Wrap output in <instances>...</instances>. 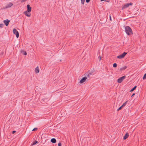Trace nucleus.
I'll return each mask as SVG.
<instances>
[{"instance_id":"1","label":"nucleus","mask_w":146,"mask_h":146,"mask_svg":"<svg viewBox=\"0 0 146 146\" xmlns=\"http://www.w3.org/2000/svg\"><path fill=\"white\" fill-rule=\"evenodd\" d=\"M125 31L126 33L128 35L133 34L132 30L129 26H126L125 28Z\"/></svg>"},{"instance_id":"2","label":"nucleus","mask_w":146,"mask_h":146,"mask_svg":"<svg viewBox=\"0 0 146 146\" xmlns=\"http://www.w3.org/2000/svg\"><path fill=\"white\" fill-rule=\"evenodd\" d=\"M125 76H124L119 78L117 80V82L119 83H121L123 81V80L125 78Z\"/></svg>"},{"instance_id":"3","label":"nucleus","mask_w":146,"mask_h":146,"mask_svg":"<svg viewBox=\"0 0 146 146\" xmlns=\"http://www.w3.org/2000/svg\"><path fill=\"white\" fill-rule=\"evenodd\" d=\"M13 33L16 35V37L18 38L19 36V33L16 29H14L13 30Z\"/></svg>"},{"instance_id":"4","label":"nucleus","mask_w":146,"mask_h":146,"mask_svg":"<svg viewBox=\"0 0 146 146\" xmlns=\"http://www.w3.org/2000/svg\"><path fill=\"white\" fill-rule=\"evenodd\" d=\"M27 10L26 11H27L28 12H30L31 11V7H30V5L29 4L27 5Z\"/></svg>"},{"instance_id":"5","label":"nucleus","mask_w":146,"mask_h":146,"mask_svg":"<svg viewBox=\"0 0 146 146\" xmlns=\"http://www.w3.org/2000/svg\"><path fill=\"white\" fill-rule=\"evenodd\" d=\"M10 22V20L8 19L5 20L3 21V22L6 26H7L9 24Z\"/></svg>"},{"instance_id":"6","label":"nucleus","mask_w":146,"mask_h":146,"mask_svg":"<svg viewBox=\"0 0 146 146\" xmlns=\"http://www.w3.org/2000/svg\"><path fill=\"white\" fill-rule=\"evenodd\" d=\"M13 5V4L11 3H10L9 4L6 5L4 8L7 9L11 7Z\"/></svg>"},{"instance_id":"7","label":"nucleus","mask_w":146,"mask_h":146,"mask_svg":"<svg viewBox=\"0 0 146 146\" xmlns=\"http://www.w3.org/2000/svg\"><path fill=\"white\" fill-rule=\"evenodd\" d=\"M86 79V77H84L80 80L79 82L80 84L84 82Z\"/></svg>"},{"instance_id":"8","label":"nucleus","mask_w":146,"mask_h":146,"mask_svg":"<svg viewBox=\"0 0 146 146\" xmlns=\"http://www.w3.org/2000/svg\"><path fill=\"white\" fill-rule=\"evenodd\" d=\"M30 12H28L27 11H25L24 13V14L27 17H30L31 16V14L29 13Z\"/></svg>"},{"instance_id":"9","label":"nucleus","mask_w":146,"mask_h":146,"mask_svg":"<svg viewBox=\"0 0 146 146\" xmlns=\"http://www.w3.org/2000/svg\"><path fill=\"white\" fill-rule=\"evenodd\" d=\"M129 135L127 133L123 136V139L124 140L126 139L129 136Z\"/></svg>"},{"instance_id":"10","label":"nucleus","mask_w":146,"mask_h":146,"mask_svg":"<svg viewBox=\"0 0 146 146\" xmlns=\"http://www.w3.org/2000/svg\"><path fill=\"white\" fill-rule=\"evenodd\" d=\"M129 3H127L125 4H124V5L122 7V9H125L126 8L129 7Z\"/></svg>"},{"instance_id":"11","label":"nucleus","mask_w":146,"mask_h":146,"mask_svg":"<svg viewBox=\"0 0 146 146\" xmlns=\"http://www.w3.org/2000/svg\"><path fill=\"white\" fill-rule=\"evenodd\" d=\"M21 53H22L24 55H26L27 54L26 52L23 50H21Z\"/></svg>"},{"instance_id":"12","label":"nucleus","mask_w":146,"mask_h":146,"mask_svg":"<svg viewBox=\"0 0 146 146\" xmlns=\"http://www.w3.org/2000/svg\"><path fill=\"white\" fill-rule=\"evenodd\" d=\"M84 75H85V77H86L87 79V78H90V76L87 72L85 73Z\"/></svg>"},{"instance_id":"13","label":"nucleus","mask_w":146,"mask_h":146,"mask_svg":"<svg viewBox=\"0 0 146 146\" xmlns=\"http://www.w3.org/2000/svg\"><path fill=\"white\" fill-rule=\"evenodd\" d=\"M56 140L55 138H52L51 140V142L53 143H55L56 142Z\"/></svg>"},{"instance_id":"14","label":"nucleus","mask_w":146,"mask_h":146,"mask_svg":"<svg viewBox=\"0 0 146 146\" xmlns=\"http://www.w3.org/2000/svg\"><path fill=\"white\" fill-rule=\"evenodd\" d=\"M39 68L38 66H37L35 69V72L37 73L39 72Z\"/></svg>"},{"instance_id":"15","label":"nucleus","mask_w":146,"mask_h":146,"mask_svg":"<svg viewBox=\"0 0 146 146\" xmlns=\"http://www.w3.org/2000/svg\"><path fill=\"white\" fill-rule=\"evenodd\" d=\"M127 67L126 66H125L122 68H121L120 69V71H122L123 70H125V69H126L127 68Z\"/></svg>"},{"instance_id":"16","label":"nucleus","mask_w":146,"mask_h":146,"mask_svg":"<svg viewBox=\"0 0 146 146\" xmlns=\"http://www.w3.org/2000/svg\"><path fill=\"white\" fill-rule=\"evenodd\" d=\"M117 58L119 59H121L124 58L121 54L120 55L117 56Z\"/></svg>"},{"instance_id":"17","label":"nucleus","mask_w":146,"mask_h":146,"mask_svg":"<svg viewBox=\"0 0 146 146\" xmlns=\"http://www.w3.org/2000/svg\"><path fill=\"white\" fill-rule=\"evenodd\" d=\"M38 143V141H34L32 144H31V145L33 146V145H35L36 144Z\"/></svg>"},{"instance_id":"18","label":"nucleus","mask_w":146,"mask_h":146,"mask_svg":"<svg viewBox=\"0 0 146 146\" xmlns=\"http://www.w3.org/2000/svg\"><path fill=\"white\" fill-rule=\"evenodd\" d=\"M137 88V86H134V87L132 88L130 91V92H133V90H134Z\"/></svg>"},{"instance_id":"19","label":"nucleus","mask_w":146,"mask_h":146,"mask_svg":"<svg viewBox=\"0 0 146 146\" xmlns=\"http://www.w3.org/2000/svg\"><path fill=\"white\" fill-rule=\"evenodd\" d=\"M127 52H124L121 54L123 56V57H125V55L127 54Z\"/></svg>"},{"instance_id":"20","label":"nucleus","mask_w":146,"mask_h":146,"mask_svg":"<svg viewBox=\"0 0 146 146\" xmlns=\"http://www.w3.org/2000/svg\"><path fill=\"white\" fill-rule=\"evenodd\" d=\"M117 66V64L116 63H114L113 64V67L114 68L116 67Z\"/></svg>"},{"instance_id":"21","label":"nucleus","mask_w":146,"mask_h":146,"mask_svg":"<svg viewBox=\"0 0 146 146\" xmlns=\"http://www.w3.org/2000/svg\"><path fill=\"white\" fill-rule=\"evenodd\" d=\"M127 101H126L122 105V107H124V106H125L126 105V104L127 103Z\"/></svg>"},{"instance_id":"22","label":"nucleus","mask_w":146,"mask_h":146,"mask_svg":"<svg viewBox=\"0 0 146 146\" xmlns=\"http://www.w3.org/2000/svg\"><path fill=\"white\" fill-rule=\"evenodd\" d=\"M143 80H145L146 79V73L145 74L143 77Z\"/></svg>"},{"instance_id":"23","label":"nucleus","mask_w":146,"mask_h":146,"mask_svg":"<svg viewBox=\"0 0 146 146\" xmlns=\"http://www.w3.org/2000/svg\"><path fill=\"white\" fill-rule=\"evenodd\" d=\"M87 73L89 74L90 76V75H92V72H90V71H88V72H87Z\"/></svg>"},{"instance_id":"24","label":"nucleus","mask_w":146,"mask_h":146,"mask_svg":"<svg viewBox=\"0 0 146 146\" xmlns=\"http://www.w3.org/2000/svg\"><path fill=\"white\" fill-rule=\"evenodd\" d=\"M81 3L83 4H84L85 2V0H81Z\"/></svg>"},{"instance_id":"25","label":"nucleus","mask_w":146,"mask_h":146,"mask_svg":"<svg viewBox=\"0 0 146 146\" xmlns=\"http://www.w3.org/2000/svg\"><path fill=\"white\" fill-rule=\"evenodd\" d=\"M122 106H120L118 109H117V111H119L121 110L122 108Z\"/></svg>"},{"instance_id":"26","label":"nucleus","mask_w":146,"mask_h":146,"mask_svg":"<svg viewBox=\"0 0 146 146\" xmlns=\"http://www.w3.org/2000/svg\"><path fill=\"white\" fill-rule=\"evenodd\" d=\"M3 25H4L3 24H0V27H1V28L2 27H3Z\"/></svg>"},{"instance_id":"27","label":"nucleus","mask_w":146,"mask_h":146,"mask_svg":"<svg viewBox=\"0 0 146 146\" xmlns=\"http://www.w3.org/2000/svg\"><path fill=\"white\" fill-rule=\"evenodd\" d=\"M37 129H38L37 128H35L33 129L32 131H35Z\"/></svg>"},{"instance_id":"28","label":"nucleus","mask_w":146,"mask_h":146,"mask_svg":"<svg viewBox=\"0 0 146 146\" xmlns=\"http://www.w3.org/2000/svg\"><path fill=\"white\" fill-rule=\"evenodd\" d=\"M90 0H86V1L87 3H88L90 1Z\"/></svg>"},{"instance_id":"29","label":"nucleus","mask_w":146,"mask_h":146,"mask_svg":"<svg viewBox=\"0 0 146 146\" xmlns=\"http://www.w3.org/2000/svg\"><path fill=\"white\" fill-rule=\"evenodd\" d=\"M58 146H62L61 143H59L58 144Z\"/></svg>"},{"instance_id":"30","label":"nucleus","mask_w":146,"mask_h":146,"mask_svg":"<svg viewBox=\"0 0 146 146\" xmlns=\"http://www.w3.org/2000/svg\"><path fill=\"white\" fill-rule=\"evenodd\" d=\"M129 5H133V3H129Z\"/></svg>"},{"instance_id":"31","label":"nucleus","mask_w":146,"mask_h":146,"mask_svg":"<svg viewBox=\"0 0 146 146\" xmlns=\"http://www.w3.org/2000/svg\"><path fill=\"white\" fill-rule=\"evenodd\" d=\"M16 132V131H12V133L14 134Z\"/></svg>"},{"instance_id":"32","label":"nucleus","mask_w":146,"mask_h":146,"mask_svg":"<svg viewBox=\"0 0 146 146\" xmlns=\"http://www.w3.org/2000/svg\"><path fill=\"white\" fill-rule=\"evenodd\" d=\"M26 1V0H22L21 2H24L25 1Z\"/></svg>"},{"instance_id":"33","label":"nucleus","mask_w":146,"mask_h":146,"mask_svg":"<svg viewBox=\"0 0 146 146\" xmlns=\"http://www.w3.org/2000/svg\"><path fill=\"white\" fill-rule=\"evenodd\" d=\"M135 95V93H133L131 96V97H132L134 95Z\"/></svg>"},{"instance_id":"34","label":"nucleus","mask_w":146,"mask_h":146,"mask_svg":"<svg viewBox=\"0 0 146 146\" xmlns=\"http://www.w3.org/2000/svg\"><path fill=\"white\" fill-rule=\"evenodd\" d=\"M109 0H105V1L106 2H109Z\"/></svg>"},{"instance_id":"35","label":"nucleus","mask_w":146,"mask_h":146,"mask_svg":"<svg viewBox=\"0 0 146 146\" xmlns=\"http://www.w3.org/2000/svg\"><path fill=\"white\" fill-rule=\"evenodd\" d=\"M101 59V56H100V60Z\"/></svg>"},{"instance_id":"36","label":"nucleus","mask_w":146,"mask_h":146,"mask_svg":"<svg viewBox=\"0 0 146 146\" xmlns=\"http://www.w3.org/2000/svg\"><path fill=\"white\" fill-rule=\"evenodd\" d=\"M104 1V0H101V1ZM104 1H105V0H104Z\"/></svg>"},{"instance_id":"37","label":"nucleus","mask_w":146,"mask_h":146,"mask_svg":"<svg viewBox=\"0 0 146 146\" xmlns=\"http://www.w3.org/2000/svg\"><path fill=\"white\" fill-rule=\"evenodd\" d=\"M110 19H111V16H110Z\"/></svg>"},{"instance_id":"38","label":"nucleus","mask_w":146,"mask_h":146,"mask_svg":"<svg viewBox=\"0 0 146 146\" xmlns=\"http://www.w3.org/2000/svg\"><path fill=\"white\" fill-rule=\"evenodd\" d=\"M88 80H89V79H87V81Z\"/></svg>"}]
</instances>
